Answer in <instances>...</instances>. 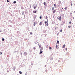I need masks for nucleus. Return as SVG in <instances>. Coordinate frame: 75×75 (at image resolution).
<instances>
[{
    "instance_id": "obj_22",
    "label": "nucleus",
    "mask_w": 75,
    "mask_h": 75,
    "mask_svg": "<svg viewBox=\"0 0 75 75\" xmlns=\"http://www.w3.org/2000/svg\"><path fill=\"white\" fill-rule=\"evenodd\" d=\"M7 3H8V2H9V1H8V0H7Z\"/></svg>"
},
{
    "instance_id": "obj_17",
    "label": "nucleus",
    "mask_w": 75,
    "mask_h": 75,
    "mask_svg": "<svg viewBox=\"0 0 75 75\" xmlns=\"http://www.w3.org/2000/svg\"><path fill=\"white\" fill-rule=\"evenodd\" d=\"M2 40L3 41H4V38H2Z\"/></svg>"
},
{
    "instance_id": "obj_1",
    "label": "nucleus",
    "mask_w": 75,
    "mask_h": 75,
    "mask_svg": "<svg viewBox=\"0 0 75 75\" xmlns=\"http://www.w3.org/2000/svg\"><path fill=\"white\" fill-rule=\"evenodd\" d=\"M61 16H59V17L58 18V20H59L60 21H61Z\"/></svg>"
},
{
    "instance_id": "obj_28",
    "label": "nucleus",
    "mask_w": 75,
    "mask_h": 75,
    "mask_svg": "<svg viewBox=\"0 0 75 75\" xmlns=\"http://www.w3.org/2000/svg\"><path fill=\"white\" fill-rule=\"evenodd\" d=\"M59 3H61V1H59Z\"/></svg>"
},
{
    "instance_id": "obj_39",
    "label": "nucleus",
    "mask_w": 75,
    "mask_h": 75,
    "mask_svg": "<svg viewBox=\"0 0 75 75\" xmlns=\"http://www.w3.org/2000/svg\"><path fill=\"white\" fill-rule=\"evenodd\" d=\"M71 6H72V3L71 4Z\"/></svg>"
},
{
    "instance_id": "obj_18",
    "label": "nucleus",
    "mask_w": 75,
    "mask_h": 75,
    "mask_svg": "<svg viewBox=\"0 0 75 75\" xmlns=\"http://www.w3.org/2000/svg\"><path fill=\"white\" fill-rule=\"evenodd\" d=\"M60 32H61V33H62V29H61V30H60Z\"/></svg>"
},
{
    "instance_id": "obj_4",
    "label": "nucleus",
    "mask_w": 75,
    "mask_h": 75,
    "mask_svg": "<svg viewBox=\"0 0 75 75\" xmlns=\"http://www.w3.org/2000/svg\"><path fill=\"white\" fill-rule=\"evenodd\" d=\"M56 11V10H54V11H53V13H55Z\"/></svg>"
},
{
    "instance_id": "obj_20",
    "label": "nucleus",
    "mask_w": 75,
    "mask_h": 75,
    "mask_svg": "<svg viewBox=\"0 0 75 75\" xmlns=\"http://www.w3.org/2000/svg\"><path fill=\"white\" fill-rule=\"evenodd\" d=\"M54 7H56V5H55V4H54Z\"/></svg>"
},
{
    "instance_id": "obj_15",
    "label": "nucleus",
    "mask_w": 75,
    "mask_h": 75,
    "mask_svg": "<svg viewBox=\"0 0 75 75\" xmlns=\"http://www.w3.org/2000/svg\"><path fill=\"white\" fill-rule=\"evenodd\" d=\"M49 49H50V50H51L52 49V48H51V47H49Z\"/></svg>"
},
{
    "instance_id": "obj_36",
    "label": "nucleus",
    "mask_w": 75,
    "mask_h": 75,
    "mask_svg": "<svg viewBox=\"0 0 75 75\" xmlns=\"http://www.w3.org/2000/svg\"><path fill=\"white\" fill-rule=\"evenodd\" d=\"M69 24H71V22H69Z\"/></svg>"
},
{
    "instance_id": "obj_38",
    "label": "nucleus",
    "mask_w": 75,
    "mask_h": 75,
    "mask_svg": "<svg viewBox=\"0 0 75 75\" xmlns=\"http://www.w3.org/2000/svg\"><path fill=\"white\" fill-rule=\"evenodd\" d=\"M68 28H71V26H69Z\"/></svg>"
},
{
    "instance_id": "obj_32",
    "label": "nucleus",
    "mask_w": 75,
    "mask_h": 75,
    "mask_svg": "<svg viewBox=\"0 0 75 75\" xmlns=\"http://www.w3.org/2000/svg\"><path fill=\"white\" fill-rule=\"evenodd\" d=\"M65 50H66V51H67V50H68V49H67V48H66L65 49Z\"/></svg>"
},
{
    "instance_id": "obj_40",
    "label": "nucleus",
    "mask_w": 75,
    "mask_h": 75,
    "mask_svg": "<svg viewBox=\"0 0 75 75\" xmlns=\"http://www.w3.org/2000/svg\"><path fill=\"white\" fill-rule=\"evenodd\" d=\"M70 14H72V13H70Z\"/></svg>"
},
{
    "instance_id": "obj_10",
    "label": "nucleus",
    "mask_w": 75,
    "mask_h": 75,
    "mask_svg": "<svg viewBox=\"0 0 75 75\" xmlns=\"http://www.w3.org/2000/svg\"><path fill=\"white\" fill-rule=\"evenodd\" d=\"M19 74H22V72H21V71H19Z\"/></svg>"
},
{
    "instance_id": "obj_19",
    "label": "nucleus",
    "mask_w": 75,
    "mask_h": 75,
    "mask_svg": "<svg viewBox=\"0 0 75 75\" xmlns=\"http://www.w3.org/2000/svg\"><path fill=\"white\" fill-rule=\"evenodd\" d=\"M13 3L15 4V3H16V1H14L13 2Z\"/></svg>"
},
{
    "instance_id": "obj_42",
    "label": "nucleus",
    "mask_w": 75,
    "mask_h": 75,
    "mask_svg": "<svg viewBox=\"0 0 75 75\" xmlns=\"http://www.w3.org/2000/svg\"><path fill=\"white\" fill-rule=\"evenodd\" d=\"M63 8H62V10H63Z\"/></svg>"
},
{
    "instance_id": "obj_34",
    "label": "nucleus",
    "mask_w": 75,
    "mask_h": 75,
    "mask_svg": "<svg viewBox=\"0 0 75 75\" xmlns=\"http://www.w3.org/2000/svg\"><path fill=\"white\" fill-rule=\"evenodd\" d=\"M63 24H65V22H63Z\"/></svg>"
},
{
    "instance_id": "obj_44",
    "label": "nucleus",
    "mask_w": 75,
    "mask_h": 75,
    "mask_svg": "<svg viewBox=\"0 0 75 75\" xmlns=\"http://www.w3.org/2000/svg\"><path fill=\"white\" fill-rule=\"evenodd\" d=\"M0 31V32H1V30Z\"/></svg>"
},
{
    "instance_id": "obj_35",
    "label": "nucleus",
    "mask_w": 75,
    "mask_h": 75,
    "mask_svg": "<svg viewBox=\"0 0 75 75\" xmlns=\"http://www.w3.org/2000/svg\"><path fill=\"white\" fill-rule=\"evenodd\" d=\"M15 69H16V68H13V70H15Z\"/></svg>"
},
{
    "instance_id": "obj_37",
    "label": "nucleus",
    "mask_w": 75,
    "mask_h": 75,
    "mask_svg": "<svg viewBox=\"0 0 75 75\" xmlns=\"http://www.w3.org/2000/svg\"><path fill=\"white\" fill-rule=\"evenodd\" d=\"M46 47H47V48H48V47H48V46H46Z\"/></svg>"
},
{
    "instance_id": "obj_14",
    "label": "nucleus",
    "mask_w": 75,
    "mask_h": 75,
    "mask_svg": "<svg viewBox=\"0 0 75 75\" xmlns=\"http://www.w3.org/2000/svg\"><path fill=\"white\" fill-rule=\"evenodd\" d=\"M67 7H65V8H64V9L65 10H67Z\"/></svg>"
},
{
    "instance_id": "obj_3",
    "label": "nucleus",
    "mask_w": 75,
    "mask_h": 75,
    "mask_svg": "<svg viewBox=\"0 0 75 75\" xmlns=\"http://www.w3.org/2000/svg\"><path fill=\"white\" fill-rule=\"evenodd\" d=\"M42 50H43V47H41L40 49V51H42Z\"/></svg>"
},
{
    "instance_id": "obj_25",
    "label": "nucleus",
    "mask_w": 75,
    "mask_h": 75,
    "mask_svg": "<svg viewBox=\"0 0 75 75\" xmlns=\"http://www.w3.org/2000/svg\"><path fill=\"white\" fill-rule=\"evenodd\" d=\"M1 54H2V52H0V55H1Z\"/></svg>"
},
{
    "instance_id": "obj_23",
    "label": "nucleus",
    "mask_w": 75,
    "mask_h": 75,
    "mask_svg": "<svg viewBox=\"0 0 75 75\" xmlns=\"http://www.w3.org/2000/svg\"><path fill=\"white\" fill-rule=\"evenodd\" d=\"M47 21H45V24H47Z\"/></svg>"
},
{
    "instance_id": "obj_29",
    "label": "nucleus",
    "mask_w": 75,
    "mask_h": 75,
    "mask_svg": "<svg viewBox=\"0 0 75 75\" xmlns=\"http://www.w3.org/2000/svg\"><path fill=\"white\" fill-rule=\"evenodd\" d=\"M59 41H57V43H59Z\"/></svg>"
},
{
    "instance_id": "obj_45",
    "label": "nucleus",
    "mask_w": 75,
    "mask_h": 75,
    "mask_svg": "<svg viewBox=\"0 0 75 75\" xmlns=\"http://www.w3.org/2000/svg\"><path fill=\"white\" fill-rule=\"evenodd\" d=\"M30 6V7H31V6Z\"/></svg>"
},
{
    "instance_id": "obj_21",
    "label": "nucleus",
    "mask_w": 75,
    "mask_h": 75,
    "mask_svg": "<svg viewBox=\"0 0 75 75\" xmlns=\"http://www.w3.org/2000/svg\"><path fill=\"white\" fill-rule=\"evenodd\" d=\"M34 50H36V48L35 47H33Z\"/></svg>"
},
{
    "instance_id": "obj_41",
    "label": "nucleus",
    "mask_w": 75,
    "mask_h": 75,
    "mask_svg": "<svg viewBox=\"0 0 75 75\" xmlns=\"http://www.w3.org/2000/svg\"><path fill=\"white\" fill-rule=\"evenodd\" d=\"M56 29H57V28H55V30H56Z\"/></svg>"
},
{
    "instance_id": "obj_2",
    "label": "nucleus",
    "mask_w": 75,
    "mask_h": 75,
    "mask_svg": "<svg viewBox=\"0 0 75 75\" xmlns=\"http://www.w3.org/2000/svg\"><path fill=\"white\" fill-rule=\"evenodd\" d=\"M65 47V45H64L63 47H62V48H64Z\"/></svg>"
},
{
    "instance_id": "obj_33",
    "label": "nucleus",
    "mask_w": 75,
    "mask_h": 75,
    "mask_svg": "<svg viewBox=\"0 0 75 75\" xmlns=\"http://www.w3.org/2000/svg\"><path fill=\"white\" fill-rule=\"evenodd\" d=\"M24 14V11H23V15Z\"/></svg>"
},
{
    "instance_id": "obj_8",
    "label": "nucleus",
    "mask_w": 75,
    "mask_h": 75,
    "mask_svg": "<svg viewBox=\"0 0 75 75\" xmlns=\"http://www.w3.org/2000/svg\"><path fill=\"white\" fill-rule=\"evenodd\" d=\"M42 51H40V52L39 53V54H42Z\"/></svg>"
},
{
    "instance_id": "obj_12",
    "label": "nucleus",
    "mask_w": 75,
    "mask_h": 75,
    "mask_svg": "<svg viewBox=\"0 0 75 75\" xmlns=\"http://www.w3.org/2000/svg\"><path fill=\"white\" fill-rule=\"evenodd\" d=\"M33 25L34 26H35V22L34 23Z\"/></svg>"
},
{
    "instance_id": "obj_27",
    "label": "nucleus",
    "mask_w": 75,
    "mask_h": 75,
    "mask_svg": "<svg viewBox=\"0 0 75 75\" xmlns=\"http://www.w3.org/2000/svg\"><path fill=\"white\" fill-rule=\"evenodd\" d=\"M46 25H47V26H48V23H47L46 24Z\"/></svg>"
},
{
    "instance_id": "obj_16",
    "label": "nucleus",
    "mask_w": 75,
    "mask_h": 75,
    "mask_svg": "<svg viewBox=\"0 0 75 75\" xmlns=\"http://www.w3.org/2000/svg\"><path fill=\"white\" fill-rule=\"evenodd\" d=\"M34 9H35V8H37V6L34 7Z\"/></svg>"
},
{
    "instance_id": "obj_26",
    "label": "nucleus",
    "mask_w": 75,
    "mask_h": 75,
    "mask_svg": "<svg viewBox=\"0 0 75 75\" xmlns=\"http://www.w3.org/2000/svg\"><path fill=\"white\" fill-rule=\"evenodd\" d=\"M26 55H27V52H25L24 53Z\"/></svg>"
},
{
    "instance_id": "obj_11",
    "label": "nucleus",
    "mask_w": 75,
    "mask_h": 75,
    "mask_svg": "<svg viewBox=\"0 0 75 75\" xmlns=\"http://www.w3.org/2000/svg\"><path fill=\"white\" fill-rule=\"evenodd\" d=\"M21 9L22 10H23V9H24V8H23V7L22 6V7H21Z\"/></svg>"
},
{
    "instance_id": "obj_13",
    "label": "nucleus",
    "mask_w": 75,
    "mask_h": 75,
    "mask_svg": "<svg viewBox=\"0 0 75 75\" xmlns=\"http://www.w3.org/2000/svg\"><path fill=\"white\" fill-rule=\"evenodd\" d=\"M54 7H52V11L54 10Z\"/></svg>"
},
{
    "instance_id": "obj_6",
    "label": "nucleus",
    "mask_w": 75,
    "mask_h": 75,
    "mask_svg": "<svg viewBox=\"0 0 75 75\" xmlns=\"http://www.w3.org/2000/svg\"><path fill=\"white\" fill-rule=\"evenodd\" d=\"M33 13H37V11H33Z\"/></svg>"
},
{
    "instance_id": "obj_31",
    "label": "nucleus",
    "mask_w": 75,
    "mask_h": 75,
    "mask_svg": "<svg viewBox=\"0 0 75 75\" xmlns=\"http://www.w3.org/2000/svg\"><path fill=\"white\" fill-rule=\"evenodd\" d=\"M30 34L31 35H32V32H30Z\"/></svg>"
},
{
    "instance_id": "obj_30",
    "label": "nucleus",
    "mask_w": 75,
    "mask_h": 75,
    "mask_svg": "<svg viewBox=\"0 0 75 75\" xmlns=\"http://www.w3.org/2000/svg\"><path fill=\"white\" fill-rule=\"evenodd\" d=\"M41 18H42V16H40V18L41 19Z\"/></svg>"
},
{
    "instance_id": "obj_43",
    "label": "nucleus",
    "mask_w": 75,
    "mask_h": 75,
    "mask_svg": "<svg viewBox=\"0 0 75 75\" xmlns=\"http://www.w3.org/2000/svg\"><path fill=\"white\" fill-rule=\"evenodd\" d=\"M57 45H56V48H57Z\"/></svg>"
},
{
    "instance_id": "obj_24",
    "label": "nucleus",
    "mask_w": 75,
    "mask_h": 75,
    "mask_svg": "<svg viewBox=\"0 0 75 75\" xmlns=\"http://www.w3.org/2000/svg\"><path fill=\"white\" fill-rule=\"evenodd\" d=\"M46 19H47V18H48V17H47V16H46Z\"/></svg>"
},
{
    "instance_id": "obj_7",
    "label": "nucleus",
    "mask_w": 75,
    "mask_h": 75,
    "mask_svg": "<svg viewBox=\"0 0 75 75\" xmlns=\"http://www.w3.org/2000/svg\"><path fill=\"white\" fill-rule=\"evenodd\" d=\"M44 6H46V3H45V2H44Z\"/></svg>"
},
{
    "instance_id": "obj_5",
    "label": "nucleus",
    "mask_w": 75,
    "mask_h": 75,
    "mask_svg": "<svg viewBox=\"0 0 75 75\" xmlns=\"http://www.w3.org/2000/svg\"><path fill=\"white\" fill-rule=\"evenodd\" d=\"M40 25H42V22H40L39 23Z\"/></svg>"
},
{
    "instance_id": "obj_9",
    "label": "nucleus",
    "mask_w": 75,
    "mask_h": 75,
    "mask_svg": "<svg viewBox=\"0 0 75 75\" xmlns=\"http://www.w3.org/2000/svg\"><path fill=\"white\" fill-rule=\"evenodd\" d=\"M42 47H41V46L40 45H39V48H42Z\"/></svg>"
}]
</instances>
